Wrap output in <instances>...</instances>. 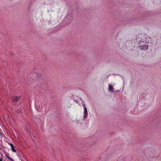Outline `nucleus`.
I'll return each mask as SVG.
<instances>
[{
	"instance_id": "1",
	"label": "nucleus",
	"mask_w": 161,
	"mask_h": 161,
	"mask_svg": "<svg viewBox=\"0 0 161 161\" xmlns=\"http://www.w3.org/2000/svg\"><path fill=\"white\" fill-rule=\"evenodd\" d=\"M21 97L19 96H15L12 97V102L16 103L20 99Z\"/></svg>"
},
{
	"instance_id": "2",
	"label": "nucleus",
	"mask_w": 161,
	"mask_h": 161,
	"mask_svg": "<svg viewBox=\"0 0 161 161\" xmlns=\"http://www.w3.org/2000/svg\"><path fill=\"white\" fill-rule=\"evenodd\" d=\"M87 114V109L86 108H84V116L83 118L84 119L86 118Z\"/></svg>"
},
{
	"instance_id": "3",
	"label": "nucleus",
	"mask_w": 161,
	"mask_h": 161,
	"mask_svg": "<svg viewBox=\"0 0 161 161\" xmlns=\"http://www.w3.org/2000/svg\"><path fill=\"white\" fill-rule=\"evenodd\" d=\"M140 48L143 50H146L148 48V46L147 45H144L142 46H140Z\"/></svg>"
},
{
	"instance_id": "4",
	"label": "nucleus",
	"mask_w": 161,
	"mask_h": 161,
	"mask_svg": "<svg viewBox=\"0 0 161 161\" xmlns=\"http://www.w3.org/2000/svg\"><path fill=\"white\" fill-rule=\"evenodd\" d=\"M10 146L11 147V149H12V151H13L14 152H16V150L14 149V146L13 145V144H12V143H10Z\"/></svg>"
},
{
	"instance_id": "5",
	"label": "nucleus",
	"mask_w": 161,
	"mask_h": 161,
	"mask_svg": "<svg viewBox=\"0 0 161 161\" xmlns=\"http://www.w3.org/2000/svg\"><path fill=\"white\" fill-rule=\"evenodd\" d=\"M113 86L112 85H109V90L110 92H113Z\"/></svg>"
},
{
	"instance_id": "6",
	"label": "nucleus",
	"mask_w": 161,
	"mask_h": 161,
	"mask_svg": "<svg viewBox=\"0 0 161 161\" xmlns=\"http://www.w3.org/2000/svg\"><path fill=\"white\" fill-rule=\"evenodd\" d=\"M8 159H9L11 161H14V160L10 157V158H8Z\"/></svg>"
},
{
	"instance_id": "7",
	"label": "nucleus",
	"mask_w": 161,
	"mask_h": 161,
	"mask_svg": "<svg viewBox=\"0 0 161 161\" xmlns=\"http://www.w3.org/2000/svg\"><path fill=\"white\" fill-rule=\"evenodd\" d=\"M83 107L84 108H86L84 104H83Z\"/></svg>"
},
{
	"instance_id": "8",
	"label": "nucleus",
	"mask_w": 161,
	"mask_h": 161,
	"mask_svg": "<svg viewBox=\"0 0 161 161\" xmlns=\"http://www.w3.org/2000/svg\"><path fill=\"white\" fill-rule=\"evenodd\" d=\"M8 159V158H10V157L8 155H6Z\"/></svg>"
},
{
	"instance_id": "9",
	"label": "nucleus",
	"mask_w": 161,
	"mask_h": 161,
	"mask_svg": "<svg viewBox=\"0 0 161 161\" xmlns=\"http://www.w3.org/2000/svg\"><path fill=\"white\" fill-rule=\"evenodd\" d=\"M0 161H2V159H0Z\"/></svg>"
},
{
	"instance_id": "10",
	"label": "nucleus",
	"mask_w": 161,
	"mask_h": 161,
	"mask_svg": "<svg viewBox=\"0 0 161 161\" xmlns=\"http://www.w3.org/2000/svg\"><path fill=\"white\" fill-rule=\"evenodd\" d=\"M34 74H35V75H37V74H36V73H34Z\"/></svg>"
}]
</instances>
